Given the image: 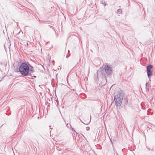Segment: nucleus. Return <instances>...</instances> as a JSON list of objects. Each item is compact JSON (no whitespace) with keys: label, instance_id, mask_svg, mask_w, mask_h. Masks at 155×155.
I'll return each instance as SVG.
<instances>
[{"label":"nucleus","instance_id":"1","mask_svg":"<svg viewBox=\"0 0 155 155\" xmlns=\"http://www.w3.org/2000/svg\"><path fill=\"white\" fill-rule=\"evenodd\" d=\"M105 72L109 75H110L112 74V70L110 65L107 64L104 65V68L103 67L100 68L97 71V76H105Z\"/></svg>","mask_w":155,"mask_h":155},{"label":"nucleus","instance_id":"2","mask_svg":"<svg viewBox=\"0 0 155 155\" xmlns=\"http://www.w3.org/2000/svg\"><path fill=\"white\" fill-rule=\"evenodd\" d=\"M29 63L28 62L21 63L19 67V71L23 76L29 75L28 68Z\"/></svg>","mask_w":155,"mask_h":155},{"label":"nucleus","instance_id":"3","mask_svg":"<svg viewBox=\"0 0 155 155\" xmlns=\"http://www.w3.org/2000/svg\"><path fill=\"white\" fill-rule=\"evenodd\" d=\"M123 94L121 91H119L114 96V100L115 105L117 106H120L122 104L123 99Z\"/></svg>","mask_w":155,"mask_h":155},{"label":"nucleus","instance_id":"4","mask_svg":"<svg viewBox=\"0 0 155 155\" xmlns=\"http://www.w3.org/2000/svg\"><path fill=\"white\" fill-rule=\"evenodd\" d=\"M153 68L151 65H149L147 67V75L149 78L152 75V73L151 69Z\"/></svg>","mask_w":155,"mask_h":155},{"label":"nucleus","instance_id":"5","mask_svg":"<svg viewBox=\"0 0 155 155\" xmlns=\"http://www.w3.org/2000/svg\"><path fill=\"white\" fill-rule=\"evenodd\" d=\"M28 69V73L29 75L31 73H32L34 71V70L33 67L30 64L29 65Z\"/></svg>","mask_w":155,"mask_h":155},{"label":"nucleus","instance_id":"6","mask_svg":"<svg viewBox=\"0 0 155 155\" xmlns=\"http://www.w3.org/2000/svg\"><path fill=\"white\" fill-rule=\"evenodd\" d=\"M57 133L58 134H60L62 131V129L61 127H57L56 128Z\"/></svg>","mask_w":155,"mask_h":155},{"label":"nucleus","instance_id":"7","mask_svg":"<svg viewBox=\"0 0 155 155\" xmlns=\"http://www.w3.org/2000/svg\"><path fill=\"white\" fill-rule=\"evenodd\" d=\"M117 13L118 14H121L122 13V10L121 9H118L117 11Z\"/></svg>","mask_w":155,"mask_h":155},{"label":"nucleus","instance_id":"8","mask_svg":"<svg viewBox=\"0 0 155 155\" xmlns=\"http://www.w3.org/2000/svg\"><path fill=\"white\" fill-rule=\"evenodd\" d=\"M90 121H91V119L90 120H88V121H87L86 123H84L82 121H81L83 123H84V124H86V125H87L88 124L90 123Z\"/></svg>","mask_w":155,"mask_h":155},{"label":"nucleus","instance_id":"9","mask_svg":"<svg viewBox=\"0 0 155 155\" xmlns=\"http://www.w3.org/2000/svg\"><path fill=\"white\" fill-rule=\"evenodd\" d=\"M86 129L87 130H90V128L89 127H86Z\"/></svg>","mask_w":155,"mask_h":155},{"label":"nucleus","instance_id":"10","mask_svg":"<svg viewBox=\"0 0 155 155\" xmlns=\"http://www.w3.org/2000/svg\"><path fill=\"white\" fill-rule=\"evenodd\" d=\"M106 5H107V3H105L104 2V6H105Z\"/></svg>","mask_w":155,"mask_h":155},{"label":"nucleus","instance_id":"11","mask_svg":"<svg viewBox=\"0 0 155 155\" xmlns=\"http://www.w3.org/2000/svg\"><path fill=\"white\" fill-rule=\"evenodd\" d=\"M72 129L73 131L74 132H76L75 130H74L73 128H72Z\"/></svg>","mask_w":155,"mask_h":155},{"label":"nucleus","instance_id":"12","mask_svg":"<svg viewBox=\"0 0 155 155\" xmlns=\"http://www.w3.org/2000/svg\"><path fill=\"white\" fill-rule=\"evenodd\" d=\"M147 83L146 84V88L147 87Z\"/></svg>","mask_w":155,"mask_h":155},{"label":"nucleus","instance_id":"13","mask_svg":"<svg viewBox=\"0 0 155 155\" xmlns=\"http://www.w3.org/2000/svg\"><path fill=\"white\" fill-rule=\"evenodd\" d=\"M68 56H66V58H68Z\"/></svg>","mask_w":155,"mask_h":155},{"label":"nucleus","instance_id":"14","mask_svg":"<svg viewBox=\"0 0 155 155\" xmlns=\"http://www.w3.org/2000/svg\"><path fill=\"white\" fill-rule=\"evenodd\" d=\"M68 125V124H66V125H67H67Z\"/></svg>","mask_w":155,"mask_h":155},{"label":"nucleus","instance_id":"15","mask_svg":"<svg viewBox=\"0 0 155 155\" xmlns=\"http://www.w3.org/2000/svg\"><path fill=\"white\" fill-rule=\"evenodd\" d=\"M67 126L68 127L69 125H67Z\"/></svg>","mask_w":155,"mask_h":155}]
</instances>
